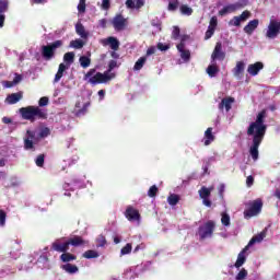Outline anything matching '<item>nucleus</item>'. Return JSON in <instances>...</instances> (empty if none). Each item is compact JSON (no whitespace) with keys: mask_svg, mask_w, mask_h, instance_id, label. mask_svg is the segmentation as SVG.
I'll return each instance as SVG.
<instances>
[{"mask_svg":"<svg viewBox=\"0 0 280 280\" xmlns=\"http://www.w3.org/2000/svg\"><path fill=\"white\" fill-rule=\"evenodd\" d=\"M265 120L266 110H261L256 116V120L250 122L247 128L248 137H253L252 145L249 148V154L253 161H257L259 159V145H261L264 137H266V130H268V126H266Z\"/></svg>","mask_w":280,"mask_h":280,"instance_id":"nucleus-1","label":"nucleus"},{"mask_svg":"<svg viewBox=\"0 0 280 280\" xmlns=\"http://www.w3.org/2000/svg\"><path fill=\"white\" fill-rule=\"evenodd\" d=\"M115 78V73L108 74V72H97L95 68L90 69L85 74L83 80H88L89 84L92 86H97V84H106Z\"/></svg>","mask_w":280,"mask_h":280,"instance_id":"nucleus-2","label":"nucleus"},{"mask_svg":"<svg viewBox=\"0 0 280 280\" xmlns=\"http://www.w3.org/2000/svg\"><path fill=\"white\" fill-rule=\"evenodd\" d=\"M22 119L34 124L36 119H47V110L38 106H26L20 108Z\"/></svg>","mask_w":280,"mask_h":280,"instance_id":"nucleus-3","label":"nucleus"},{"mask_svg":"<svg viewBox=\"0 0 280 280\" xmlns=\"http://www.w3.org/2000/svg\"><path fill=\"white\" fill-rule=\"evenodd\" d=\"M247 209L244 210L243 215L245 220H250V218H255L261 213V209H264V200L261 198H257L247 203Z\"/></svg>","mask_w":280,"mask_h":280,"instance_id":"nucleus-4","label":"nucleus"},{"mask_svg":"<svg viewBox=\"0 0 280 280\" xmlns=\"http://www.w3.org/2000/svg\"><path fill=\"white\" fill-rule=\"evenodd\" d=\"M62 47V40L58 39L48 45L42 46V58L44 60H51L56 56V49Z\"/></svg>","mask_w":280,"mask_h":280,"instance_id":"nucleus-5","label":"nucleus"},{"mask_svg":"<svg viewBox=\"0 0 280 280\" xmlns=\"http://www.w3.org/2000/svg\"><path fill=\"white\" fill-rule=\"evenodd\" d=\"M215 231V221L209 220L198 228V235L200 240H207L213 237Z\"/></svg>","mask_w":280,"mask_h":280,"instance_id":"nucleus-6","label":"nucleus"},{"mask_svg":"<svg viewBox=\"0 0 280 280\" xmlns=\"http://www.w3.org/2000/svg\"><path fill=\"white\" fill-rule=\"evenodd\" d=\"M279 34H280V21L270 20L269 25L267 27V32H266V38H269V40H275V38H277Z\"/></svg>","mask_w":280,"mask_h":280,"instance_id":"nucleus-7","label":"nucleus"},{"mask_svg":"<svg viewBox=\"0 0 280 280\" xmlns=\"http://www.w3.org/2000/svg\"><path fill=\"white\" fill-rule=\"evenodd\" d=\"M244 5H248V1L236 2L232 4L225 5L223 9L219 11V16H224L225 14H231L232 12H236L240 8H244Z\"/></svg>","mask_w":280,"mask_h":280,"instance_id":"nucleus-8","label":"nucleus"},{"mask_svg":"<svg viewBox=\"0 0 280 280\" xmlns=\"http://www.w3.org/2000/svg\"><path fill=\"white\" fill-rule=\"evenodd\" d=\"M113 27L116 32H124L128 26V20L121 14H117L112 21Z\"/></svg>","mask_w":280,"mask_h":280,"instance_id":"nucleus-9","label":"nucleus"},{"mask_svg":"<svg viewBox=\"0 0 280 280\" xmlns=\"http://www.w3.org/2000/svg\"><path fill=\"white\" fill-rule=\"evenodd\" d=\"M36 139V131L34 130H26V137L24 138V150H36L34 148V140Z\"/></svg>","mask_w":280,"mask_h":280,"instance_id":"nucleus-10","label":"nucleus"},{"mask_svg":"<svg viewBox=\"0 0 280 280\" xmlns=\"http://www.w3.org/2000/svg\"><path fill=\"white\" fill-rule=\"evenodd\" d=\"M125 217L129 222H138L141 220V214L139 213V210L135 209L132 206H128L125 211Z\"/></svg>","mask_w":280,"mask_h":280,"instance_id":"nucleus-11","label":"nucleus"},{"mask_svg":"<svg viewBox=\"0 0 280 280\" xmlns=\"http://www.w3.org/2000/svg\"><path fill=\"white\" fill-rule=\"evenodd\" d=\"M50 248L56 253H67L69 250V241L57 240L51 244Z\"/></svg>","mask_w":280,"mask_h":280,"instance_id":"nucleus-12","label":"nucleus"},{"mask_svg":"<svg viewBox=\"0 0 280 280\" xmlns=\"http://www.w3.org/2000/svg\"><path fill=\"white\" fill-rule=\"evenodd\" d=\"M89 106H91V102L85 103L83 106L82 103L77 102L74 105L75 117H83V115H86V113H89Z\"/></svg>","mask_w":280,"mask_h":280,"instance_id":"nucleus-13","label":"nucleus"},{"mask_svg":"<svg viewBox=\"0 0 280 280\" xmlns=\"http://www.w3.org/2000/svg\"><path fill=\"white\" fill-rule=\"evenodd\" d=\"M212 60H224L226 58V54L222 51V43L218 42L215 44L214 50L211 55Z\"/></svg>","mask_w":280,"mask_h":280,"instance_id":"nucleus-14","label":"nucleus"},{"mask_svg":"<svg viewBox=\"0 0 280 280\" xmlns=\"http://www.w3.org/2000/svg\"><path fill=\"white\" fill-rule=\"evenodd\" d=\"M245 69H246V63H244V61H237L236 66L232 70L234 78H237V80H242L244 78Z\"/></svg>","mask_w":280,"mask_h":280,"instance_id":"nucleus-15","label":"nucleus"},{"mask_svg":"<svg viewBox=\"0 0 280 280\" xmlns=\"http://www.w3.org/2000/svg\"><path fill=\"white\" fill-rule=\"evenodd\" d=\"M259 27V20L254 19L250 20L247 25L244 26L243 32L245 34H247V36H253V33L255 32V30H257Z\"/></svg>","mask_w":280,"mask_h":280,"instance_id":"nucleus-16","label":"nucleus"},{"mask_svg":"<svg viewBox=\"0 0 280 280\" xmlns=\"http://www.w3.org/2000/svg\"><path fill=\"white\" fill-rule=\"evenodd\" d=\"M68 244L69 246H74V248H78V246H86L89 241H85L82 236L74 235L68 238Z\"/></svg>","mask_w":280,"mask_h":280,"instance_id":"nucleus-17","label":"nucleus"},{"mask_svg":"<svg viewBox=\"0 0 280 280\" xmlns=\"http://www.w3.org/2000/svg\"><path fill=\"white\" fill-rule=\"evenodd\" d=\"M261 69H264V62L257 61L248 66L247 73H249V75H253V77L259 75V72L261 71Z\"/></svg>","mask_w":280,"mask_h":280,"instance_id":"nucleus-18","label":"nucleus"},{"mask_svg":"<svg viewBox=\"0 0 280 280\" xmlns=\"http://www.w3.org/2000/svg\"><path fill=\"white\" fill-rule=\"evenodd\" d=\"M233 104H235V98L229 96V97H224L222 98L221 103L219 104V110H226V113H229V110H231Z\"/></svg>","mask_w":280,"mask_h":280,"instance_id":"nucleus-19","label":"nucleus"},{"mask_svg":"<svg viewBox=\"0 0 280 280\" xmlns=\"http://www.w3.org/2000/svg\"><path fill=\"white\" fill-rule=\"evenodd\" d=\"M248 246H245L238 254L235 268H242L246 264V253H248Z\"/></svg>","mask_w":280,"mask_h":280,"instance_id":"nucleus-20","label":"nucleus"},{"mask_svg":"<svg viewBox=\"0 0 280 280\" xmlns=\"http://www.w3.org/2000/svg\"><path fill=\"white\" fill-rule=\"evenodd\" d=\"M103 45H109L113 51L119 50V39H117V37L110 36V37H107L106 39H103Z\"/></svg>","mask_w":280,"mask_h":280,"instance_id":"nucleus-21","label":"nucleus"},{"mask_svg":"<svg viewBox=\"0 0 280 280\" xmlns=\"http://www.w3.org/2000/svg\"><path fill=\"white\" fill-rule=\"evenodd\" d=\"M213 141H215V136L213 135V128L209 127L205 131L203 144L205 145H211V143H213Z\"/></svg>","mask_w":280,"mask_h":280,"instance_id":"nucleus-22","label":"nucleus"},{"mask_svg":"<svg viewBox=\"0 0 280 280\" xmlns=\"http://www.w3.org/2000/svg\"><path fill=\"white\" fill-rule=\"evenodd\" d=\"M21 100H23V92L12 93L7 96L5 103L11 105L18 104Z\"/></svg>","mask_w":280,"mask_h":280,"instance_id":"nucleus-23","label":"nucleus"},{"mask_svg":"<svg viewBox=\"0 0 280 280\" xmlns=\"http://www.w3.org/2000/svg\"><path fill=\"white\" fill-rule=\"evenodd\" d=\"M265 237H266V232H260L259 234L253 236L246 246H248V248H250V246H253L259 242H264Z\"/></svg>","mask_w":280,"mask_h":280,"instance_id":"nucleus-24","label":"nucleus"},{"mask_svg":"<svg viewBox=\"0 0 280 280\" xmlns=\"http://www.w3.org/2000/svg\"><path fill=\"white\" fill-rule=\"evenodd\" d=\"M67 69H69V67H67V65L60 63L58 71L55 75L54 82H60V80L62 79V75H65V72L67 71Z\"/></svg>","mask_w":280,"mask_h":280,"instance_id":"nucleus-25","label":"nucleus"},{"mask_svg":"<svg viewBox=\"0 0 280 280\" xmlns=\"http://www.w3.org/2000/svg\"><path fill=\"white\" fill-rule=\"evenodd\" d=\"M75 259H78V256H75L71 253L65 252L63 254L60 255V260L63 264H69V261H75Z\"/></svg>","mask_w":280,"mask_h":280,"instance_id":"nucleus-26","label":"nucleus"},{"mask_svg":"<svg viewBox=\"0 0 280 280\" xmlns=\"http://www.w3.org/2000/svg\"><path fill=\"white\" fill-rule=\"evenodd\" d=\"M61 268L65 270V272H68V275H75L80 269L78 266L67 262L66 265H62Z\"/></svg>","mask_w":280,"mask_h":280,"instance_id":"nucleus-27","label":"nucleus"},{"mask_svg":"<svg viewBox=\"0 0 280 280\" xmlns=\"http://www.w3.org/2000/svg\"><path fill=\"white\" fill-rule=\"evenodd\" d=\"M75 32L80 37L89 38V33H86V30L84 28V25H82V23L75 24Z\"/></svg>","mask_w":280,"mask_h":280,"instance_id":"nucleus-28","label":"nucleus"},{"mask_svg":"<svg viewBox=\"0 0 280 280\" xmlns=\"http://www.w3.org/2000/svg\"><path fill=\"white\" fill-rule=\"evenodd\" d=\"M74 60H75V52L69 51L63 55V61L66 62V65H68V67H71Z\"/></svg>","mask_w":280,"mask_h":280,"instance_id":"nucleus-29","label":"nucleus"},{"mask_svg":"<svg viewBox=\"0 0 280 280\" xmlns=\"http://www.w3.org/2000/svg\"><path fill=\"white\" fill-rule=\"evenodd\" d=\"M145 62H148V57H140L133 66V71H141Z\"/></svg>","mask_w":280,"mask_h":280,"instance_id":"nucleus-30","label":"nucleus"},{"mask_svg":"<svg viewBox=\"0 0 280 280\" xmlns=\"http://www.w3.org/2000/svg\"><path fill=\"white\" fill-rule=\"evenodd\" d=\"M82 257H84V259H97V257H100V253L94 249H89L83 253Z\"/></svg>","mask_w":280,"mask_h":280,"instance_id":"nucleus-31","label":"nucleus"},{"mask_svg":"<svg viewBox=\"0 0 280 280\" xmlns=\"http://www.w3.org/2000/svg\"><path fill=\"white\" fill-rule=\"evenodd\" d=\"M167 202L171 207H176V205L178 202H180V196L176 195V194H171L168 197H167Z\"/></svg>","mask_w":280,"mask_h":280,"instance_id":"nucleus-32","label":"nucleus"},{"mask_svg":"<svg viewBox=\"0 0 280 280\" xmlns=\"http://www.w3.org/2000/svg\"><path fill=\"white\" fill-rule=\"evenodd\" d=\"M220 72V68H218L215 65H210L207 68V73L210 78H215V74Z\"/></svg>","mask_w":280,"mask_h":280,"instance_id":"nucleus-33","label":"nucleus"},{"mask_svg":"<svg viewBox=\"0 0 280 280\" xmlns=\"http://www.w3.org/2000/svg\"><path fill=\"white\" fill-rule=\"evenodd\" d=\"M79 62L83 69H89V67H91V58H89L88 56H81L79 58Z\"/></svg>","mask_w":280,"mask_h":280,"instance_id":"nucleus-34","label":"nucleus"},{"mask_svg":"<svg viewBox=\"0 0 280 280\" xmlns=\"http://www.w3.org/2000/svg\"><path fill=\"white\" fill-rule=\"evenodd\" d=\"M179 11L182 14H184V16H191V14H194V9L187 4H182Z\"/></svg>","mask_w":280,"mask_h":280,"instance_id":"nucleus-35","label":"nucleus"},{"mask_svg":"<svg viewBox=\"0 0 280 280\" xmlns=\"http://www.w3.org/2000/svg\"><path fill=\"white\" fill-rule=\"evenodd\" d=\"M211 196V189L207 188L206 186H202L199 190V197L202 199L209 198Z\"/></svg>","mask_w":280,"mask_h":280,"instance_id":"nucleus-36","label":"nucleus"},{"mask_svg":"<svg viewBox=\"0 0 280 280\" xmlns=\"http://www.w3.org/2000/svg\"><path fill=\"white\" fill-rule=\"evenodd\" d=\"M70 47H72L73 49H82V47H84V42L82 39L71 40Z\"/></svg>","mask_w":280,"mask_h":280,"instance_id":"nucleus-37","label":"nucleus"},{"mask_svg":"<svg viewBox=\"0 0 280 280\" xmlns=\"http://www.w3.org/2000/svg\"><path fill=\"white\" fill-rule=\"evenodd\" d=\"M107 241H106V236L104 235H98V237L96 238V247L97 248H104V246H106Z\"/></svg>","mask_w":280,"mask_h":280,"instance_id":"nucleus-38","label":"nucleus"},{"mask_svg":"<svg viewBox=\"0 0 280 280\" xmlns=\"http://www.w3.org/2000/svg\"><path fill=\"white\" fill-rule=\"evenodd\" d=\"M8 8H10V2L8 0H0V14L8 12Z\"/></svg>","mask_w":280,"mask_h":280,"instance_id":"nucleus-39","label":"nucleus"},{"mask_svg":"<svg viewBox=\"0 0 280 280\" xmlns=\"http://www.w3.org/2000/svg\"><path fill=\"white\" fill-rule=\"evenodd\" d=\"M132 253V244L130 243H127L126 246H124L121 249H120V255L124 256V255H130Z\"/></svg>","mask_w":280,"mask_h":280,"instance_id":"nucleus-40","label":"nucleus"},{"mask_svg":"<svg viewBox=\"0 0 280 280\" xmlns=\"http://www.w3.org/2000/svg\"><path fill=\"white\" fill-rule=\"evenodd\" d=\"M159 194V187L156 185H153L148 190L149 198H156V195Z\"/></svg>","mask_w":280,"mask_h":280,"instance_id":"nucleus-41","label":"nucleus"},{"mask_svg":"<svg viewBox=\"0 0 280 280\" xmlns=\"http://www.w3.org/2000/svg\"><path fill=\"white\" fill-rule=\"evenodd\" d=\"M221 224H223V226H231V217L228 213H222Z\"/></svg>","mask_w":280,"mask_h":280,"instance_id":"nucleus-42","label":"nucleus"},{"mask_svg":"<svg viewBox=\"0 0 280 280\" xmlns=\"http://www.w3.org/2000/svg\"><path fill=\"white\" fill-rule=\"evenodd\" d=\"M179 5H180V2L178 0H174L173 2L168 3L167 10L170 12H176V10H178Z\"/></svg>","mask_w":280,"mask_h":280,"instance_id":"nucleus-43","label":"nucleus"},{"mask_svg":"<svg viewBox=\"0 0 280 280\" xmlns=\"http://www.w3.org/2000/svg\"><path fill=\"white\" fill-rule=\"evenodd\" d=\"M78 11L80 14H84V12H86V0H80L78 4Z\"/></svg>","mask_w":280,"mask_h":280,"instance_id":"nucleus-44","label":"nucleus"},{"mask_svg":"<svg viewBox=\"0 0 280 280\" xmlns=\"http://www.w3.org/2000/svg\"><path fill=\"white\" fill-rule=\"evenodd\" d=\"M229 25L240 27V25H242V20L240 19V16H234L232 20H230Z\"/></svg>","mask_w":280,"mask_h":280,"instance_id":"nucleus-45","label":"nucleus"},{"mask_svg":"<svg viewBox=\"0 0 280 280\" xmlns=\"http://www.w3.org/2000/svg\"><path fill=\"white\" fill-rule=\"evenodd\" d=\"M51 135V130H49L48 127H45L43 128L40 131H39V137L40 139H45L47 137H49Z\"/></svg>","mask_w":280,"mask_h":280,"instance_id":"nucleus-46","label":"nucleus"},{"mask_svg":"<svg viewBox=\"0 0 280 280\" xmlns=\"http://www.w3.org/2000/svg\"><path fill=\"white\" fill-rule=\"evenodd\" d=\"M248 277V271L243 268L237 275H236V280H244Z\"/></svg>","mask_w":280,"mask_h":280,"instance_id":"nucleus-47","label":"nucleus"},{"mask_svg":"<svg viewBox=\"0 0 280 280\" xmlns=\"http://www.w3.org/2000/svg\"><path fill=\"white\" fill-rule=\"evenodd\" d=\"M179 54H180V58L183 60L189 61L190 58H191V52L189 50H187V49L182 50Z\"/></svg>","mask_w":280,"mask_h":280,"instance_id":"nucleus-48","label":"nucleus"},{"mask_svg":"<svg viewBox=\"0 0 280 280\" xmlns=\"http://www.w3.org/2000/svg\"><path fill=\"white\" fill-rule=\"evenodd\" d=\"M35 163H36L37 167H43V165H45V154H39L36 158Z\"/></svg>","mask_w":280,"mask_h":280,"instance_id":"nucleus-49","label":"nucleus"},{"mask_svg":"<svg viewBox=\"0 0 280 280\" xmlns=\"http://www.w3.org/2000/svg\"><path fill=\"white\" fill-rule=\"evenodd\" d=\"M179 37H180V28L178 26H174L172 32V38L174 40H178Z\"/></svg>","mask_w":280,"mask_h":280,"instance_id":"nucleus-50","label":"nucleus"},{"mask_svg":"<svg viewBox=\"0 0 280 280\" xmlns=\"http://www.w3.org/2000/svg\"><path fill=\"white\" fill-rule=\"evenodd\" d=\"M238 19H241V22L248 21V19H250V11H243L242 14L238 15Z\"/></svg>","mask_w":280,"mask_h":280,"instance_id":"nucleus-51","label":"nucleus"},{"mask_svg":"<svg viewBox=\"0 0 280 280\" xmlns=\"http://www.w3.org/2000/svg\"><path fill=\"white\" fill-rule=\"evenodd\" d=\"M49 104V97L44 96L38 101V107L47 106Z\"/></svg>","mask_w":280,"mask_h":280,"instance_id":"nucleus-52","label":"nucleus"},{"mask_svg":"<svg viewBox=\"0 0 280 280\" xmlns=\"http://www.w3.org/2000/svg\"><path fill=\"white\" fill-rule=\"evenodd\" d=\"M117 66V61L116 60H110L108 63V69H107V74L110 75V71H113V69H116Z\"/></svg>","mask_w":280,"mask_h":280,"instance_id":"nucleus-53","label":"nucleus"},{"mask_svg":"<svg viewBox=\"0 0 280 280\" xmlns=\"http://www.w3.org/2000/svg\"><path fill=\"white\" fill-rule=\"evenodd\" d=\"M208 27H210L212 30H215V27H218V16H212L210 19V24Z\"/></svg>","mask_w":280,"mask_h":280,"instance_id":"nucleus-54","label":"nucleus"},{"mask_svg":"<svg viewBox=\"0 0 280 280\" xmlns=\"http://www.w3.org/2000/svg\"><path fill=\"white\" fill-rule=\"evenodd\" d=\"M5 218H8V214L5 213V210H0V224H1V226L5 225Z\"/></svg>","mask_w":280,"mask_h":280,"instance_id":"nucleus-55","label":"nucleus"},{"mask_svg":"<svg viewBox=\"0 0 280 280\" xmlns=\"http://www.w3.org/2000/svg\"><path fill=\"white\" fill-rule=\"evenodd\" d=\"M213 34H215V30L214 28H210L208 26V30H207L206 35H205V39L209 40V38H211V36H213Z\"/></svg>","mask_w":280,"mask_h":280,"instance_id":"nucleus-56","label":"nucleus"},{"mask_svg":"<svg viewBox=\"0 0 280 280\" xmlns=\"http://www.w3.org/2000/svg\"><path fill=\"white\" fill-rule=\"evenodd\" d=\"M154 54H156V47L155 46H151L147 49V54H145V58H148V56H154Z\"/></svg>","mask_w":280,"mask_h":280,"instance_id":"nucleus-57","label":"nucleus"},{"mask_svg":"<svg viewBox=\"0 0 280 280\" xmlns=\"http://www.w3.org/2000/svg\"><path fill=\"white\" fill-rule=\"evenodd\" d=\"M125 4L129 10H135V8H137L133 0H126Z\"/></svg>","mask_w":280,"mask_h":280,"instance_id":"nucleus-58","label":"nucleus"},{"mask_svg":"<svg viewBox=\"0 0 280 280\" xmlns=\"http://www.w3.org/2000/svg\"><path fill=\"white\" fill-rule=\"evenodd\" d=\"M246 185H247V187H250L252 185H255V177H253V175L247 176Z\"/></svg>","mask_w":280,"mask_h":280,"instance_id":"nucleus-59","label":"nucleus"},{"mask_svg":"<svg viewBox=\"0 0 280 280\" xmlns=\"http://www.w3.org/2000/svg\"><path fill=\"white\" fill-rule=\"evenodd\" d=\"M102 9L103 10H110V0H103Z\"/></svg>","mask_w":280,"mask_h":280,"instance_id":"nucleus-60","label":"nucleus"},{"mask_svg":"<svg viewBox=\"0 0 280 280\" xmlns=\"http://www.w3.org/2000/svg\"><path fill=\"white\" fill-rule=\"evenodd\" d=\"M158 49H160V51H167V49H170V45H164L163 43H159Z\"/></svg>","mask_w":280,"mask_h":280,"instance_id":"nucleus-61","label":"nucleus"},{"mask_svg":"<svg viewBox=\"0 0 280 280\" xmlns=\"http://www.w3.org/2000/svg\"><path fill=\"white\" fill-rule=\"evenodd\" d=\"M143 5H145L144 0H136V10H141V8H143Z\"/></svg>","mask_w":280,"mask_h":280,"instance_id":"nucleus-62","label":"nucleus"},{"mask_svg":"<svg viewBox=\"0 0 280 280\" xmlns=\"http://www.w3.org/2000/svg\"><path fill=\"white\" fill-rule=\"evenodd\" d=\"M21 80H23V77L21 74H15L14 79H13V84H19V82H21Z\"/></svg>","mask_w":280,"mask_h":280,"instance_id":"nucleus-63","label":"nucleus"},{"mask_svg":"<svg viewBox=\"0 0 280 280\" xmlns=\"http://www.w3.org/2000/svg\"><path fill=\"white\" fill-rule=\"evenodd\" d=\"M201 200H202L205 207H211V200H209V198H203Z\"/></svg>","mask_w":280,"mask_h":280,"instance_id":"nucleus-64","label":"nucleus"}]
</instances>
